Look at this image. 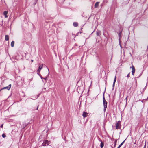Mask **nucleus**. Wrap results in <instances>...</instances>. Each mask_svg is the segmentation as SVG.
<instances>
[{
  "mask_svg": "<svg viewBox=\"0 0 148 148\" xmlns=\"http://www.w3.org/2000/svg\"><path fill=\"white\" fill-rule=\"evenodd\" d=\"M104 94V93L103 95V101L104 109L105 110L107 108V102L105 100Z\"/></svg>",
  "mask_w": 148,
  "mask_h": 148,
  "instance_id": "nucleus-1",
  "label": "nucleus"
},
{
  "mask_svg": "<svg viewBox=\"0 0 148 148\" xmlns=\"http://www.w3.org/2000/svg\"><path fill=\"white\" fill-rule=\"evenodd\" d=\"M35 0V4L37 2V0Z\"/></svg>",
  "mask_w": 148,
  "mask_h": 148,
  "instance_id": "nucleus-24",
  "label": "nucleus"
},
{
  "mask_svg": "<svg viewBox=\"0 0 148 148\" xmlns=\"http://www.w3.org/2000/svg\"><path fill=\"white\" fill-rule=\"evenodd\" d=\"M8 13V11H4L3 12V14H4V15L5 16V18H7V17H8V16L7 15Z\"/></svg>",
  "mask_w": 148,
  "mask_h": 148,
  "instance_id": "nucleus-7",
  "label": "nucleus"
},
{
  "mask_svg": "<svg viewBox=\"0 0 148 148\" xmlns=\"http://www.w3.org/2000/svg\"><path fill=\"white\" fill-rule=\"evenodd\" d=\"M116 141H117V140H116V139L114 141V147H115L116 146Z\"/></svg>",
  "mask_w": 148,
  "mask_h": 148,
  "instance_id": "nucleus-16",
  "label": "nucleus"
},
{
  "mask_svg": "<svg viewBox=\"0 0 148 148\" xmlns=\"http://www.w3.org/2000/svg\"><path fill=\"white\" fill-rule=\"evenodd\" d=\"M116 76H115V78H114V83H113V86H114V84H115V82L116 81Z\"/></svg>",
  "mask_w": 148,
  "mask_h": 148,
  "instance_id": "nucleus-17",
  "label": "nucleus"
},
{
  "mask_svg": "<svg viewBox=\"0 0 148 148\" xmlns=\"http://www.w3.org/2000/svg\"><path fill=\"white\" fill-rule=\"evenodd\" d=\"M121 125V122L120 121H119L116 123V129H118L120 128Z\"/></svg>",
  "mask_w": 148,
  "mask_h": 148,
  "instance_id": "nucleus-2",
  "label": "nucleus"
},
{
  "mask_svg": "<svg viewBox=\"0 0 148 148\" xmlns=\"http://www.w3.org/2000/svg\"><path fill=\"white\" fill-rule=\"evenodd\" d=\"M3 124H2L1 126V128H3Z\"/></svg>",
  "mask_w": 148,
  "mask_h": 148,
  "instance_id": "nucleus-22",
  "label": "nucleus"
},
{
  "mask_svg": "<svg viewBox=\"0 0 148 148\" xmlns=\"http://www.w3.org/2000/svg\"><path fill=\"white\" fill-rule=\"evenodd\" d=\"M99 2H97L95 3V5H94L95 8H97L99 6Z\"/></svg>",
  "mask_w": 148,
  "mask_h": 148,
  "instance_id": "nucleus-10",
  "label": "nucleus"
},
{
  "mask_svg": "<svg viewBox=\"0 0 148 148\" xmlns=\"http://www.w3.org/2000/svg\"><path fill=\"white\" fill-rule=\"evenodd\" d=\"M73 25L75 27H77L78 25V23L77 22H74L73 23Z\"/></svg>",
  "mask_w": 148,
  "mask_h": 148,
  "instance_id": "nucleus-12",
  "label": "nucleus"
},
{
  "mask_svg": "<svg viewBox=\"0 0 148 148\" xmlns=\"http://www.w3.org/2000/svg\"><path fill=\"white\" fill-rule=\"evenodd\" d=\"M2 136L3 138H4L6 137V135L5 134L3 133L2 134Z\"/></svg>",
  "mask_w": 148,
  "mask_h": 148,
  "instance_id": "nucleus-18",
  "label": "nucleus"
},
{
  "mask_svg": "<svg viewBox=\"0 0 148 148\" xmlns=\"http://www.w3.org/2000/svg\"><path fill=\"white\" fill-rule=\"evenodd\" d=\"M125 140L123 141L118 147L117 148H120V147H121V146L123 145V144L124 143V142Z\"/></svg>",
  "mask_w": 148,
  "mask_h": 148,
  "instance_id": "nucleus-15",
  "label": "nucleus"
},
{
  "mask_svg": "<svg viewBox=\"0 0 148 148\" xmlns=\"http://www.w3.org/2000/svg\"><path fill=\"white\" fill-rule=\"evenodd\" d=\"M9 39V36L8 35H6L5 37V40L6 41H8Z\"/></svg>",
  "mask_w": 148,
  "mask_h": 148,
  "instance_id": "nucleus-11",
  "label": "nucleus"
},
{
  "mask_svg": "<svg viewBox=\"0 0 148 148\" xmlns=\"http://www.w3.org/2000/svg\"><path fill=\"white\" fill-rule=\"evenodd\" d=\"M38 106H37V110H38Z\"/></svg>",
  "mask_w": 148,
  "mask_h": 148,
  "instance_id": "nucleus-26",
  "label": "nucleus"
},
{
  "mask_svg": "<svg viewBox=\"0 0 148 148\" xmlns=\"http://www.w3.org/2000/svg\"><path fill=\"white\" fill-rule=\"evenodd\" d=\"M42 66H43L42 64L41 65H40L39 66V67H38V70H37L38 72H40V70L42 68Z\"/></svg>",
  "mask_w": 148,
  "mask_h": 148,
  "instance_id": "nucleus-8",
  "label": "nucleus"
},
{
  "mask_svg": "<svg viewBox=\"0 0 148 148\" xmlns=\"http://www.w3.org/2000/svg\"><path fill=\"white\" fill-rule=\"evenodd\" d=\"M127 97L126 98V100H127Z\"/></svg>",
  "mask_w": 148,
  "mask_h": 148,
  "instance_id": "nucleus-27",
  "label": "nucleus"
},
{
  "mask_svg": "<svg viewBox=\"0 0 148 148\" xmlns=\"http://www.w3.org/2000/svg\"><path fill=\"white\" fill-rule=\"evenodd\" d=\"M147 98L148 99V98Z\"/></svg>",
  "mask_w": 148,
  "mask_h": 148,
  "instance_id": "nucleus-28",
  "label": "nucleus"
},
{
  "mask_svg": "<svg viewBox=\"0 0 148 148\" xmlns=\"http://www.w3.org/2000/svg\"><path fill=\"white\" fill-rule=\"evenodd\" d=\"M101 34V32L100 31H97V35L98 36H100Z\"/></svg>",
  "mask_w": 148,
  "mask_h": 148,
  "instance_id": "nucleus-13",
  "label": "nucleus"
},
{
  "mask_svg": "<svg viewBox=\"0 0 148 148\" xmlns=\"http://www.w3.org/2000/svg\"><path fill=\"white\" fill-rule=\"evenodd\" d=\"M99 140L101 142V143L100 144V147L101 148H102L104 146V143L103 142H102L101 140Z\"/></svg>",
  "mask_w": 148,
  "mask_h": 148,
  "instance_id": "nucleus-9",
  "label": "nucleus"
},
{
  "mask_svg": "<svg viewBox=\"0 0 148 148\" xmlns=\"http://www.w3.org/2000/svg\"><path fill=\"white\" fill-rule=\"evenodd\" d=\"M11 87V85L10 84L8 86L4 87L2 88H1L0 90V92L2 90L4 89H7L8 90H9L10 89Z\"/></svg>",
  "mask_w": 148,
  "mask_h": 148,
  "instance_id": "nucleus-3",
  "label": "nucleus"
},
{
  "mask_svg": "<svg viewBox=\"0 0 148 148\" xmlns=\"http://www.w3.org/2000/svg\"><path fill=\"white\" fill-rule=\"evenodd\" d=\"M44 79L45 80H46L47 79V77H46L45 78H44Z\"/></svg>",
  "mask_w": 148,
  "mask_h": 148,
  "instance_id": "nucleus-21",
  "label": "nucleus"
},
{
  "mask_svg": "<svg viewBox=\"0 0 148 148\" xmlns=\"http://www.w3.org/2000/svg\"><path fill=\"white\" fill-rule=\"evenodd\" d=\"M146 143H145V144L144 145V147L143 148H146Z\"/></svg>",
  "mask_w": 148,
  "mask_h": 148,
  "instance_id": "nucleus-23",
  "label": "nucleus"
},
{
  "mask_svg": "<svg viewBox=\"0 0 148 148\" xmlns=\"http://www.w3.org/2000/svg\"><path fill=\"white\" fill-rule=\"evenodd\" d=\"M88 113H87V112H83L82 115L83 117L85 118V117H87L88 116Z\"/></svg>",
  "mask_w": 148,
  "mask_h": 148,
  "instance_id": "nucleus-6",
  "label": "nucleus"
},
{
  "mask_svg": "<svg viewBox=\"0 0 148 148\" xmlns=\"http://www.w3.org/2000/svg\"><path fill=\"white\" fill-rule=\"evenodd\" d=\"M121 32H120L119 34V37L120 38L121 37Z\"/></svg>",
  "mask_w": 148,
  "mask_h": 148,
  "instance_id": "nucleus-19",
  "label": "nucleus"
},
{
  "mask_svg": "<svg viewBox=\"0 0 148 148\" xmlns=\"http://www.w3.org/2000/svg\"><path fill=\"white\" fill-rule=\"evenodd\" d=\"M14 41H12L11 43V46L12 47H13L14 46Z\"/></svg>",
  "mask_w": 148,
  "mask_h": 148,
  "instance_id": "nucleus-14",
  "label": "nucleus"
},
{
  "mask_svg": "<svg viewBox=\"0 0 148 148\" xmlns=\"http://www.w3.org/2000/svg\"><path fill=\"white\" fill-rule=\"evenodd\" d=\"M127 77H130V73H129V74H128L127 75Z\"/></svg>",
  "mask_w": 148,
  "mask_h": 148,
  "instance_id": "nucleus-20",
  "label": "nucleus"
},
{
  "mask_svg": "<svg viewBox=\"0 0 148 148\" xmlns=\"http://www.w3.org/2000/svg\"><path fill=\"white\" fill-rule=\"evenodd\" d=\"M31 61L32 62H33V60H32Z\"/></svg>",
  "mask_w": 148,
  "mask_h": 148,
  "instance_id": "nucleus-25",
  "label": "nucleus"
},
{
  "mask_svg": "<svg viewBox=\"0 0 148 148\" xmlns=\"http://www.w3.org/2000/svg\"><path fill=\"white\" fill-rule=\"evenodd\" d=\"M131 68L132 69V75H134V73L135 71V67L133 65H132L131 67Z\"/></svg>",
  "mask_w": 148,
  "mask_h": 148,
  "instance_id": "nucleus-5",
  "label": "nucleus"
},
{
  "mask_svg": "<svg viewBox=\"0 0 148 148\" xmlns=\"http://www.w3.org/2000/svg\"><path fill=\"white\" fill-rule=\"evenodd\" d=\"M49 141L47 140H45L42 144V146H45L49 145Z\"/></svg>",
  "mask_w": 148,
  "mask_h": 148,
  "instance_id": "nucleus-4",
  "label": "nucleus"
}]
</instances>
